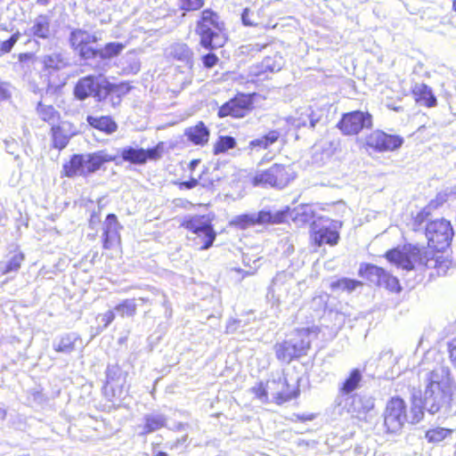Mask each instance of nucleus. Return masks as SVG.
<instances>
[{"instance_id": "53", "label": "nucleus", "mask_w": 456, "mask_h": 456, "mask_svg": "<svg viewBox=\"0 0 456 456\" xmlns=\"http://www.w3.org/2000/svg\"><path fill=\"white\" fill-rule=\"evenodd\" d=\"M271 43H273V39H269L267 42H265V44H262V45L249 44V45H246L245 48L247 49L248 53L260 52L263 49H265L267 45H269Z\"/></svg>"}, {"instance_id": "56", "label": "nucleus", "mask_w": 456, "mask_h": 456, "mask_svg": "<svg viewBox=\"0 0 456 456\" xmlns=\"http://www.w3.org/2000/svg\"><path fill=\"white\" fill-rule=\"evenodd\" d=\"M18 61L20 62H27L32 59H34V53H20L17 56Z\"/></svg>"}, {"instance_id": "26", "label": "nucleus", "mask_w": 456, "mask_h": 456, "mask_svg": "<svg viewBox=\"0 0 456 456\" xmlns=\"http://www.w3.org/2000/svg\"><path fill=\"white\" fill-rule=\"evenodd\" d=\"M376 285L384 288L391 293L397 294L402 291L399 279L383 267L377 278Z\"/></svg>"}, {"instance_id": "28", "label": "nucleus", "mask_w": 456, "mask_h": 456, "mask_svg": "<svg viewBox=\"0 0 456 456\" xmlns=\"http://www.w3.org/2000/svg\"><path fill=\"white\" fill-rule=\"evenodd\" d=\"M50 135L52 148L60 151L67 147L70 140V135L60 124L52 125Z\"/></svg>"}, {"instance_id": "58", "label": "nucleus", "mask_w": 456, "mask_h": 456, "mask_svg": "<svg viewBox=\"0 0 456 456\" xmlns=\"http://www.w3.org/2000/svg\"><path fill=\"white\" fill-rule=\"evenodd\" d=\"M114 381H115L114 376H112L111 374L109 373L107 375V380H106V383H105V386H104L106 393H109V388L113 390L112 384H113Z\"/></svg>"}, {"instance_id": "57", "label": "nucleus", "mask_w": 456, "mask_h": 456, "mask_svg": "<svg viewBox=\"0 0 456 456\" xmlns=\"http://www.w3.org/2000/svg\"><path fill=\"white\" fill-rule=\"evenodd\" d=\"M200 162H201L200 159H191L188 163V170L191 173H193L196 170L197 167L200 165Z\"/></svg>"}, {"instance_id": "9", "label": "nucleus", "mask_w": 456, "mask_h": 456, "mask_svg": "<svg viewBox=\"0 0 456 456\" xmlns=\"http://www.w3.org/2000/svg\"><path fill=\"white\" fill-rule=\"evenodd\" d=\"M425 234L428 250L444 252L450 249L454 231L450 221L440 218L427 224Z\"/></svg>"}, {"instance_id": "21", "label": "nucleus", "mask_w": 456, "mask_h": 456, "mask_svg": "<svg viewBox=\"0 0 456 456\" xmlns=\"http://www.w3.org/2000/svg\"><path fill=\"white\" fill-rule=\"evenodd\" d=\"M209 172L210 168L208 167H204L198 178L191 176L187 181H176L174 183L181 191L191 190L200 184L203 188L213 189L216 185V183L219 181V178L215 179L213 177H208V175Z\"/></svg>"}, {"instance_id": "60", "label": "nucleus", "mask_w": 456, "mask_h": 456, "mask_svg": "<svg viewBox=\"0 0 456 456\" xmlns=\"http://www.w3.org/2000/svg\"><path fill=\"white\" fill-rule=\"evenodd\" d=\"M99 219H100V217H99V216H98V215H96V214H93V215L91 216V217H90L89 222H90V224H92V223H97V222H99Z\"/></svg>"}, {"instance_id": "15", "label": "nucleus", "mask_w": 456, "mask_h": 456, "mask_svg": "<svg viewBox=\"0 0 456 456\" xmlns=\"http://www.w3.org/2000/svg\"><path fill=\"white\" fill-rule=\"evenodd\" d=\"M98 38L94 34L82 28H75L70 32L69 43L71 49L83 60L95 59L94 45Z\"/></svg>"}, {"instance_id": "61", "label": "nucleus", "mask_w": 456, "mask_h": 456, "mask_svg": "<svg viewBox=\"0 0 456 456\" xmlns=\"http://www.w3.org/2000/svg\"><path fill=\"white\" fill-rule=\"evenodd\" d=\"M297 419L303 421L312 420L314 419V415L298 416Z\"/></svg>"}, {"instance_id": "25", "label": "nucleus", "mask_w": 456, "mask_h": 456, "mask_svg": "<svg viewBox=\"0 0 456 456\" xmlns=\"http://www.w3.org/2000/svg\"><path fill=\"white\" fill-rule=\"evenodd\" d=\"M261 13H264V10L262 9L252 11L249 8H245L241 13V21L248 27H263L265 28H276L277 23L271 24L270 22H266L261 18Z\"/></svg>"}, {"instance_id": "7", "label": "nucleus", "mask_w": 456, "mask_h": 456, "mask_svg": "<svg viewBox=\"0 0 456 456\" xmlns=\"http://www.w3.org/2000/svg\"><path fill=\"white\" fill-rule=\"evenodd\" d=\"M213 219L214 216L209 215L188 216L182 220L180 227L195 234L200 244V249L206 250L213 246L216 239Z\"/></svg>"}, {"instance_id": "43", "label": "nucleus", "mask_w": 456, "mask_h": 456, "mask_svg": "<svg viewBox=\"0 0 456 456\" xmlns=\"http://www.w3.org/2000/svg\"><path fill=\"white\" fill-rule=\"evenodd\" d=\"M191 55V50L186 44L176 45L170 53V57L175 61H188Z\"/></svg>"}, {"instance_id": "44", "label": "nucleus", "mask_w": 456, "mask_h": 456, "mask_svg": "<svg viewBox=\"0 0 456 456\" xmlns=\"http://www.w3.org/2000/svg\"><path fill=\"white\" fill-rule=\"evenodd\" d=\"M115 310L119 313L121 317L134 316L136 313V304L134 299H125L116 305Z\"/></svg>"}, {"instance_id": "59", "label": "nucleus", "mask_w": 456, "mask_h": 456, "mask_svg": "<svg viewBox=\"0 0 456 456\" xmlns=\"http://www.w3.org/2000/svg\"><path fill=\"white\" fill-rule=\"evenodd\" d=\"M374 403L373 402H367L366 404L362 407V410L364 412H368L374 409Z\"/></svg>"}, {"instance_id": "5", "label": "nucleus", "mask_w": 456, "mask_h": 456, "mask_svg": "<svg viewBox=\"0 0 456 456\" xmlns=\"http://www.w3.org/2000/svg\"><path fill=\"white\" fill-rule=\"evenodd\" d=\"M311 329H297L292 335L274 345V353L278 361L290 363L307 355L312 347Z\"/></svg>"}, {"instance_id": "48", "label": "nucleus", "mask_w": 456, "mask_h": 456, "mask_svg": "<svg viewBox=\"0 0 456 456\" xmlns=\"http://www.w3.org/2000/svg\"><path fill=\"white\" fill-rule=\"evenodd\" d=\"M20 37V32H15L7 40L4 41L0 45V54L10 53Z\"/></svg>"}, {"instance_id": "27", "label": "nucleus", "mask_w": 456, "mask_h": 456, "mask_svg": "<svg viewBox=\"0 0 456 456\" xmlns=\"http://www.w3.org/2000/svg\"><path fill=\"white\" fill-rule=\"evenodd\" d=\"M289 208L278 210L275 212L270 210H260L258 212L260 224H281L288 221Z\"/></svg>"}, {"instance_id": "50", "label": "nucleus", "mask_w": 456, "mask_h": 456, "mask_svg": "<svg viewBox=\"0 0 456 456\" xmlns=\"http://www.w3.org/2000/svg\"><path fill=\"white\" fill-rule=\"evenodd\" d=\"M263 139L265 140V144L269 148L271 145L274 144L279 141V139L281 137V133L279 130H270L264 135H262Z\"/></svg>"}, {"instance_id": "4", "label": "nucleus", "mask_w": 456, "mask_h": 456, "mask_svg": "<svg viewBox=\"0 0 456 456\" xmlns=\"http://www.w3.org/2000/svg\"><path fill=\"white\" fill-rule=\"evenodd\" d=\"M302 223H310L309 242L314 248L322 246L335 247L340 240L339 231L331 225H324L322 222L324 217L315 218V213L312 208H305L296 216Z\"/></svg>"}, {"instance_id": "49", "label": "nucleus", "mask_w": 456, "mask_h": 456, "mask_svg": "<svg viewBox=\"0 0 456 456\" xmlns=\"http://www.w3.org/2000/svg\"><path fill=\"white\" fill-rule=\"evenodd\" d=\"M200 60L202 61L203 67L208 69L214 68L219 62L218 56L214 53L213 51H208V53L202 55Z\"/></svg>"}, {"instance_id": "24", "label": "nucleus", "mask_w": 456, "mask_h": 456, "mask_svg": "<svg viewBox=\"0 0 456 456\" xmlns=\"http://www.w3.org/2000/svg\"><path fill=\"white\" fill-rule=\"evenodd\" d=\"M25 254L18 247L9 252L8 259L0 262V273L5 275L10 273H17L25 261Z\"/></svg>"}, {"instance_id": "37", "label": "nucleus", "mask_w": 456, "mask_h": 456, "mask_svg": "<svg viewBox=\"0 0 456 456\" xmlns=\"http://www.w3.org/2000/svg\"><path fill=\"white\" fill-rule=\"evenodd\" d=\"M204 4L205 0H177L178 9L183 16L198 11L201 12Z\"/></svg>"}, {"instance_id": "18", "label": "nucleus", "mask_w": 456, "mask_h": 456, "mask_svg": "<svg viewBox=\"0 0 456 456\" xmlns=\"http://www.w3.org/2000/svg\"><path fill=\"white\" fill-rule=\"evenodd\" d=\"M122 226L118 222V216L113 214H108L102 224V248L110 251L121 247V235L119 231Z\"/></svg>"}, {"instance_id": "29", "label": "nucleus", "mask_w": 456, "mask_h": 456, "mask_svg": "<svg viewBox=\"0 0 456 456\" xmlns=\"http://www.w3.org/2000/svg\"><path fill=\"white\" fill-rule=\"evenodd\" d=\"M39 118L48 124L55 125L61 120V113L53 106L39 102L36 107Z\"/></svg>"}, {"instance_id": "34", "label": "nucleus", "mask_w": 456, "mask_h": 456, "mask_svg": "<svg viewBox=\"0 0 456 456\" xmlns=\"http://www.w3.org/2000/svg\"><path fill=\"white\" fill-rule=\"evenodd\" d=\"M237 146V142L231 135H220L213 144L212 152L214 155H219L232 150Z\"/></svg>"}, {"instance_id": "54", "label": "nucleus", "mask_w": 456, "mask_h": 456, "mask_svg": "<svg viewBox=\"0 0 456 456\" xmlns=\"http://www.w3.org/2000/svg\"><path fill=\"white\" fill-rule=\"evenodd\" d=\"M11 94L8 91L6 84L0 79V102L9 100Z\"/></svg>"}, {"instance_id": "19", "label": "nucleus", "mask_w": 456, "mask_h": 456, "mask_svg": "<svg viewBox=\"0 0 456 456\" xmlns=\"http://www.w3.org/2000/svg\"><path fill=\"white\" fill-rule=\"evenodd\" d=\"M133 86L129 81H121L117 84L110 83L103 77V87L101 96V102L109 100L112 107L118 106L122 99L129 94Z\"/></svg>"}, {"instance_id": "16", "label": "nucleus", "mask_w": 456, "mask_h": 456, "mask_svg": "<svg viewBox=\"0 0 456 456\" xmlns=\"http://www.w3.org/2000/svg\"><path fill=\"white\" fill-rule=\"evenodd\" d=\"M270 383L273 401L277 405H282L288 402L297 399L300 395L298 383H289V379L285 374H282L276 379H273Z\"/></svg>"}, {"instance_id": "1", "label": "nucleus", "mask_w": 456, "mask_h": 456, "mask_svg": "<svg viewBox=\"0 0 456 456\" xmlns=\"http://www.w3.org/2000/svg\"><path fill=\"white\" fill-rule=\"evenodd\" d=\"M195 34L200 45L207 51L224 47L228 40V31L219 13L211 8L201 10L195 21Z\"/></svg>"}, {"instance_id": "35", "label": "nucleus", "mask_w": 456, "mask_h": 456, "mask_svg": "<svg viewBox=\"0 0 456 456\" xmlns=\"http://www.w3.org/2000/svg\"><path fill=\"white\" fill-rule=\"evenodd\" d=\"M431 215V208L429 206H426L415 214H411L410 221L411 229L413 232H419Z\"/></svg>"}, {"instance_id": "8", "label": "nucleus", "mask_w": 456, "mask_h": 456, "mask_svg": "<svg viewBox=\"0 0 456 456\" xmlns=\"http://www.w3.org/2000/svg\"><path fill=\"white\" fill-rule=\"evenodd\" d=\"M296 177L292 165L273 164L269 168L256 172L251 178L253 186H270L278 189L286 187Z\"/></svg>"}, {"instance_id": "13", "label": "nucleus", "mask_w": 456, "mask_h": 456, "mask_svg": "<svg viewBox=\"0 0 456 456\" xmlns=\"http://www.w3.org/2000/svg\"><path fill=\"white\" fill-rule=\"evenodd\" d=\"M453 267V262L448 251H423L420 268L428 272L430 278L445 276Z\"/></svg>"}, {"instance_id": "30", "label": "nucleus", "mask_w": 456, "mask_h": 456, "mask_svg": "<svg viewBox=\"0 0 456 456\" xmlns=\"http://www.w3.org/2000/svg\"><path fill=\"white\" fill-rule=\"evenodd\" d=\"M362 372L359 369H353L350 370L346 379L339 387V393L341 395H349L356 390L362 381Z\"/></svg>"}, {"instance_id": "52", "label": "nucleus", "mask_w": 456, "mask_h": 456, "mask_svg": "<svg viewBox=\"0 0 456 456\" xmlns=\"http://www.w3.org/2000/svg\"><path fill=\"white\" fill-rule=\"evenodd\" d=\"M448 354L450 361L456 367V338L448 343Z\"/></svg>"}, {"instance_id": "12", "label": "nucleus", "mask_w": 456, "mask_h": 456, "mask_svg": "<svg viewBox=\"0 0 456 456\" xmlns=\"http://www.w3.org/2000/svg\"><path fill=\"white\" fill-rule=\"evenodd\" d=\"M423 251L414 245H403V248H393L386 251L384 257L392 265L411 271L416 266L420 267Z\"/></svg>"}, {"instance_id": "55", "label": "nucleus", "mask_w": 456, "mask_h": 456, "mask_svg": "<svg viewBox=\"0 0 456 456\" xmlns=\"http://www.w3.org/2000/svg\"><path fill=\"white\" fill-rule=\"evenodd\" d=\"M115 314L112 310L107 311L102 315L103 327L107 328L115 320Z\"/></svg>"}, {"instance_id": "23", "label": "nucleus", "mask_w": 456, "mask_h": 456, "mask_svg": "<svg viewBox=\"0 0 456 456\" xmlns=\"http://www.w3.org/2000/svg\"><path fill=\"white\" fill-rule=\"evenodd\" d=\"M86 122L91 127L105 134H112L117 132L118 128L114 118L107 115L100 117L89 115L86 117Z\"/></svg>"}, {"instance_id": "3", "label": "nucleus", "mask_w": 456, "mask_h": 456, "mask_svg": "<svg viewBox=\"0 0 456 456\" xmlns=\"http://www.w3.org/2000/svg\"><path fill=\"white\" fill-rule=\"evenodd\" d=\"M115 160L116 157L109 154L106 150L89 153H75L62 164L61 176L67 178L87 177L104 169L105 164Z\"/></svg>"}, {"instance_id": "11", "label": "nucleus", "mask_w": 456, "mask_h": 456, "mask_svg": "<svg viewBox=\"0 0 456 456\" xmlns=\"http://www.w3.org/2000/svg\"><path fill=\"white\" fill-rule=\"evenodd\" d=\"M373 125V116L370 112L356 110L343 113L336 127L344 136H357L364 129H371Z\"/></svg>"}, {"instance_id": "39", "label": "nucleus", "mask_w": 456, "mask_h": 456, "mask_svg": "<svg viewBox=\"0 0 456 456\" xmlns=\"http://www.w3.org/2000/svg\"><path fill=\"white\" fill-rule=\"evenodd\" d=\"M42 20H37L32 27V34L34 37L45 39L50 34V23L46 16H40Z\"/></svg>"}, {"instance_id": "40", "label": "nucleus", "mask_w": 456, "mask_h": 456, "mask_svg": "<svg viewBox=\"0 0 456 456\" xmlns=\"http://www.w3.org/2000/svg\"><path fill=\"white\" fill-rule=\"evenodd\" d=\"M233 224L241 230L260 224L258 213L256 215H240L233 220Z\"/></svg>"}, {"instance_id": "64", "label": "nucleus", "mask_w": 456, "mask_h": 456, "mask_svg": "<svg viewBox=\"0 0 456 456\" xmlns=\"http://www.w3.org/2000/svg\"><path fill=\"white\" fill-rule=\"evenodd\" d=\"M452 9L456 12V0L452 2Z\"/></svg>"}, {"instance_id": "63", "label": "nucleus", "mask_w": 456, "mask_h": 456, "mask_svg": "<svg viewBox=\"0 0 456 456\" xmlns=\"http://www.w3.org/2000/svg\"><path fill=\"white\" fill-rule=\"evenodd\" d=\"M154 456H168V454L165 452H159Z\"/></svg>"}, {"instance_id": "17", "label": "nucleus", "mask_w": 456, "mask_h": 456, "mask_svg": "<svg viewBox=\"0 0 456 456\" xmlns=\"http://www.w3.org/2000/svg\"><path fill=\"white\" fill-rule=\"evenodd\" d=\"M102 87L103 78L94 75H87L77 81L73 94L76 99L79 101H84L92 96L97 102H101Z\"/></svg>"}, {"instance_id": "42", "label": "nucleus", "mask_w": 456, "mask_h": 456, "mask_svg": "<svg viewBox=\"0 0 456 456\" xmlns=\"http://www.w3.org/2000/svg\"><path fill=\"white\" fill-rule=\"evenodd\" d=\"M282 64V57L278 53H274L273 56L265 57L262 61L264 69L270 72L279 71Z\"/></svg>"}, {"instance_id": "2", "label": "nucleus", "mask_w": 456, "mask_h": 456, "mask_svg": "<svg viewBox=\"0 0 456 456\" xmlns=\"http://www.w3.org/2000/svg\"><path fill=\"white\" fill-rule=\"evenodd\" d=\"M408 413V404L400 395L391 396L386 403L383 411V425L388 434L399 433L408 423L416 425L425 416L424 406L412 403Z\"/></svg>"}, {"instance_id": "31", "label": "nucleus", "mask_w": 456, "mask_h": 456, "mask_svg": "<svg viewBox=\"0 0 456 456\" xmlns=\"http://www.w3.org/2000/svg\"><path fill=\"white\" fill-rule=\"evenodd\" d=\"M125 48V45L118 42L107 43L103 47L96 48L95 59L110 60L118 56Z\"/></svg>"}, {"instance_id": "47", "label": "nucleus", "mask_w": 456, "mask_h": 456, "mask_svg": "<svg viewBox=\"0 0 456 456\" xmlns=\"http://www.w3.org/2000/svg\"><path fill=\"white\" fill-rule=\"evenodd\" d=\"M251 392L254 394L255 397L261 402L268 403V391L264 382H258L255 387L251 388Z\"/></svg>"}, {"instance_id": "62", "label": "nucleus", "mask_w": 456, "mask_h": 456, "mask_svg": "<svg viewBox=\"0 0 456 456\" xmlns=\"http://www.w3.org/2000/svg\"><path fill=\"white\" fill-rule=\"evenodd\" d=\"M51 0H37V4L41 6H47Z\"/></svg>"}, {"instance_id": "32", "label": "nucleus", "mask_w": 456, "mask_h": 456, "mask_svg": "<svg viewBox=\"0 0 456 456\" xmlns=\"http://www.w3.org/2000/svg\"><path fill=\"white\" fill-rule=\"evenodd\" d=\"M454 430L442 427H435L428 429L425 433L427 441L430 444H438L451 437Z\"/></svg>"}, {"instance_id": "6", "label": "nucleus", "mask_w": 456, "mask_h": 456, "mask_svg": "<svg viewBox=\"0 0 456 456\" xmlns=\"http://www.w3.org/2000/svg\"><path fill=\"white\" fill-rule=\"evenodd\" d=\"M452 400L451 385L438 379V373L432 370L428 373V383L424 392L423 403L431 414L438 412Z\"/></svg>"}, {"instance_id": "45", "label": "nucleus", "mask_w": 456, "mask_h": 456, "mask_svg": "<svg viewBox=\"0 0 456 456\" xmlns=\"http://www.w3.org/2000/svg\"><path fill=\"white\" fill-rule=\"evenodd\" d=\"M381 269V266H378L373 264H362L358 270V274L363 279L371 281L373 276L378 278Z\"/></svg>"}, {"instance_id": "36", "label": "nucleus", "mask_w": 456, "mask_h": 456, "mask_svg": "<svg viewBox=\"0 0 456 456\" xmlns=\"http://www.w3.org/2000/svg\"><path fill=\"white\" fill-rule=\"evenodd\" d=\"M166 426V419L163 416L147 415L144 418L142 435L157 431Z\"/></svg>"}, {"instance_id": "46", "label": "nucleus", "mask_w": 456, "mask_h": 456, "mask_svg": "<svg viewBox=\"0 0 456 456\" xmlns=\"http://www.w3.org/2000/svg\"><path fill=\"white\" fill-rule=\"evenodd\" d=\"M362 283L360 281L352 280L348 278L338 279L331 284L332 289H341L348 292L353 291L357 287L362 286Z\"/></svg>"}, {"instance_id": "10", "label": "nucleus", "mask_w": 456, "mask_h": 456, "mask_svg": "<svg viewBox=\"0 0 456 456\" xmlns=\"http://www.w3.org/2000/svg\"><path fill=\"white\" fill-rule=\"evenodd\" d=\"M256 93L237 92L218 108L217 117L219 118H244L256 109Z\"/></svg>"}, {"instance_id": "22", "label": "nucleus", "mask_w": 456, "mask_h": 456, "mask_svg": "<svg viewBox=\"0 0 456 456\" xmlns=\"http://www.w3.org/2000/svg\"><path fill=\"white\" fill-rule=\"evenodd\" d=\"M184 136L191 144L203 147L209 142L210 131L203 121H199L184 130Z\"/></svg>"}, {"instance_id": "20", "label": "nucleus", "mask_w": 456, "mask_h": 456, "mask_svg": "<svg viewBox=\"0 0 456 456\" xmlns=\"http://www.w3.org/2000/svg\"><path fill=\"white\" fill-rule=\"evenodd\" d=\"M411 95L415 103L428 109L437 105V99L432 88L425 83H417L411 88Z\"/></svg>"}, {"instance_id": "33", "label": "nucleus", "mask_w": 456, "mask_h": 456, "mask_svg": "<svg viewBox=\"0 0 456 456\" xmlns=\"http://www.w3.org/2000/svg\"><path fill=\"white\" fill-rule=\"evenodd\" d=\"M120 156L124 161L134 165H144V149L126 147L121 151Z\"/></svg>"}, {"instance_id": "51", "label": "nucleus", "mask_w": 456, "mask_h": 456, "mask_svg": "<svg viewBox=\"0 0 456 456\" xmlns=\"http://www.w3.org/2000/svg\"><path fill=\"white\" fill-rule=\"evenodd\" d=\"M248 149L251 151L268 149L263 137L254 139L248 142Z\"/></svg>"}, {"instance_id": "41", "label": "nucleus", "mask_w": 456, "mask_h": 456, "mask_svg": "<svg viewBox=\"0 0 456 456\" xmlns=\"http://www.w3.org/2000/svg\"><path fill=\"white\" fill-rule=\"evenodd\" d=\"M167 151L166 143L159 142L155 146L144 149V164L149 161H157L160 159Z\"/></svg>"}, {"instance_id": "14", "label": "nucleus", "mask_w": 456, "mask_h": 456, "mask_svg": "<svg viewBox=\"0 0 456 456\" xmlns=\"http://www.w3.org/2000/svg\"><path fill=\"white\" fill-rule=\"evenodd\" d=\"M403 142V139L400 135L376 129L365 136L363 147L367 151L382 153L396 151L402 146Z\"/></svg>"}, {"instance_id": "38", "label": "nucleus", "mask_w": 456, "mask_h": 456, "mask_svg": "<svg viewBox=\"0 0 456 456\" xmlns=\"http://www.w3.org/2000/svg\"><path fill=\"white\" fill-rule=\"evenodd\" d=\"M75 344L76 338L70 334H66L60 338L53 349L57 353L69 354L75 350Z\"/></svg>"}]
</instances>
